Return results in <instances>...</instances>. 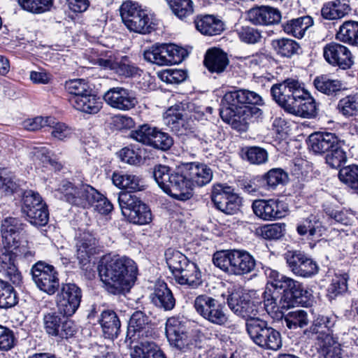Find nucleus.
Returning a JSON list of instances; mask_svg holds the SVG:
<instances>
[{
    "instance_id": "f8f14e48",
    "label": "nucleus",
    "mask_w": 358,
    "mask_h": 358,
    "mask_svg": "<svg viewBox=\"0 0 358 358\" xmlns=\"http://www.w3.org/2000/svg\"><path fill=\"white\" fill-rule=\"evenodd\" d=\"M196 313L210 323L225 327L229 323V316L224 304L207 294L196 296L194 301Z\"/></svg>"
},
{
    "instance_id": "7ed1b4c3",
    "label": "nucleus",
    "mask_w": 358,
    "mask_h": 358,
    "mask_svg": "<svg viewBox=\"0 0 358 358\" xmlns=\"http://www.w3.org/2000/svg\"><path fill=\"white\" fill-rule=\"evenodd\" d=\"M273 99L286 113L306 119L317 116L319 104L298 80L287 78L271 88Z\"/></svg>"
},
{
    "instance_id": "f704fd0d",
    "label": "nucleus",
    "mask_w": 358,
    "mask_h": 358,
    "mask_svg": "<svg viewBox=\"0 0 358 358\" xmlns=\"http://www.w3.org/2000/svg\"><path fill=\"white\" fill-rule=\"evenodd\" d=\"M313 23V19L310 16L304 15L286 21L282 24V28L287 34L302 38Z\"/></svg>"
},
{
    "instance_id": "49530a36",
    "label": "nucleus",
    "mask_w": 358,
    "mask_h": 358,
    "mask_svg": "<svg viewBox=\"0 0 358 358\" xmlns=\"http://www.w3.org/2000/svg\"><path fill=\"white\" fill-rule=\"evenodd\" d=\"M322 227L320 219L316 215L311 214L297 223L296 231L300 236H313L321 232Z\"/></svg>"
},
{
    "instance_id": "c756f323",
    "label": "nucleus",
    "mask_w": 358,
    "mask_h": 358,
    "mask_svg": "<svg viewBox=\"0 0 358 358\" xmlns=\"http://www.w3.org/2000/svg\"><path fill=\"white\" fill-rule=\"evenodd\" d=\"M151 334L152 328L150 317L141 310L135 311L129 321L127 338H131L136 334L138 337H148Z\"/></svg>"
},
{
    "instance_id": "8fccbe9b",
    "label": "nucleus",
    "mask_w": 358,
    "mask_h": 358,
    "mask_svg": "<svg viewBox=\"0 0 358 358\" xmlns=\"http://www.w3.org/2000/svg\"><path fill=\"white\" fill-rule=\"evenodd\" d=\"M157 127L148 124L138 126L129 133V137L143 145L150 146Z\"/></svg>"
},
{
    "instance_id": "bb28decb",
    "label": "nucleus",
    "mask_w": 358,
    "mask_h": 358,
    "mask_svg": "<svg viewBox=\"0 0 358 358\" xmlns=\"http://www.w3.org/2000/svg\"><path fill=\"white\" fill-rule=\"evenodd\" d=\"M340 142L338 136L331 132H315L308 136L309 149L316 155H324Z\"/></svg>"
},
{
    "instance_id": "412c9836",
    "label": "nucleus",
    "mask_w": 358,
    "mask_h": 358,
    "mask_svg": "<svg viewBox=\"0 0 358 358\" xmlns=\"http://www.w3.org/2000/svg\"><path fill=\"white\" fill-rule=\"evenodd\" d=\"M77 258L80 268L87 270L90 264V258L92 255L99 253V241L94 235L89 231L80 233L76 240Z\"/></svg>"
},
{
    "instance_id": "c03bdc74",
    "label": "nucleus",
    "mask_w": 358,
    "mask_h": 358,
    "mask_svg": "<svg viewBox=\"0 0 358 358\" xmlns=\"http://www.w3.org/2000/svg\"><path fill=\"white\" fill-rule=\"evenodd\" d=\"M260 177L264 189H275L279 185H284L289 179L287 173L280 168L271 169Z\"/></svg>"
},
{
    "instance_id": "20e7f679",
    "label": "nucleus",
    "mask_w": 358,
    "mask_h": 358,
    "mask_svg": "<svg viewBox=\"0 0 358 358\" xmlns=\"http://www.w3.org/2000/svg\"><path fill=\"white\" fill-rule=\"evenodd\" d=\"M260 264L268 279V285L280 291L283 303L287 309L298 306L304 307L310 306L313 294L302 282L281 274L262 263Z\"/></svg>"
},
{
    "instance_id": "f03ea898",
    "label": "nucleus",
    "mask_w": 358,
    "mask_h": 358,
    "mask_svg": "<svg viewBox=\"0 0 358 358\" xmlns=\"http://www.w3.org/2000/svg\"><path fill=\"white\" fill-rule=\"evenodd\" d=\"M98 271L105 290L110 294L125 296L137 280L138 268L131 258L120 255H104Z\"/></svg>"
},
{
    "instance_id": "0e129e2a",
    "label": "nucleus",
    "mask_w": 358,
    "mask_h": 358,
    "mask_svg": "<svg viewBox=\"0 0 358 358\" xmlns=\"http://www.w3.org/2000/svg\"><path fill=\"white\" fill-rule=\"evenodd\" d=\"M173 145V138L168 133L157 128L150 147L162 151H167Z\"/></svg>"
},
{
    "instance_id": "603ef678",
    "label": "nucleus",
    "mask_w": 358,
    "mask_h": 358,
    "mask_svg": "<svg viewBox=\"0 0 358 358\" xmlns=\"http://www.w3.org/2000/svg\"><path fill=\"white\" fill-rule=\"evenodd\" d=\"M242 157L252 164H262L268 160V153L260 147H246L243 148Z\"/></svg>"
},
{
    "instance_id": "bf43d9fd",
    "label": "nucleus",
    "mask_w": 358,
    "mask_h": 358,
    "mask_svg": "<svg viewBox=\"0 0 358 358\" xmlns=\"http://www.w3.org/2000/svg\"><path fill=\"white\" fill-rule=\"evenodd\" d=\"M19 185L14 180V176L6 169L0 170V191L6 195H12L17 192Z\"/></svg>"
},
{
    "instance_id": "393cba45",
    "label": "nucleus",
    "mask_w": 358,
    "mask_h": 358,
    "mask_svg": "<svg viewBox=\"0 0 358 358\" xmlns=\"http://www.w3.org/2000/svg\"><path fill=\"white\" fill-rule=\"evenodd\" d=\"M17 257L15 250L4 245L0 249V271L15 285H20L22 275L17 266Z\"/></svg>"
},
{
    "instance_id": "5701e85b",
    "label": "nucleus",
    "mask_w": 358,
    "mask_h": 358,
    "mask_svg": "<svg viewBox=\"0 0 358 358\" xmlns=\"http://www.w3.org/2000/svg\"><path fill=\"white\" fill-rule=\"evenodd\" d=\"M323 55L329 64L342 69H348L353 64L352 55L348 48L336 42L324 47Z\"/></svg>"
},
{
    "instance_id": "6e6552de",
    "label": "nucleus",
    "mask_w": 358,
    "mask_h": 358,
    "mask_svg": "<svg viewBox=\"0 0 358 358\" xmlns=\"http://www.w3.org/2000/svg\"><path fill=\"white\" fill-rule=\"evenodd\" d=\"M245 329L251 340L262 349L277 351L282 346L280 332L264 320L250 319L245 322Z\"/></svg>"
},
{
    "instance_id": "e433bc0d",
    "label": "nucleus",
    "mask_w": 358,
    "mask_h": 358,
    "mask_svg": "<svg viewBox=\"0 0 358 358\" xmlns=\"http://www.w3.org/2000/svg\"><path fill=\"white\" fill-rule=\"evenodd\" d=\"M271 45L276 55L283 58H291L302 52V48L299 43L287 38L273 39Z\"/></svg>"
},
{
    "instance_id": "473e14b6",
    "label": "nucleus",
    "mask_w": 358,
    "mask_h": 358,
    "mask_svg": "<svg viewBox=\"0 0 358 358\" xmlns=\"http://www.w3.org/2000/svg\"><path fill=\"white\" fill-rule=\"evenodd\" d=\"M150 298L152 303L156 307L164 311L171 310L176 306L173 294L166 283L164 282L155 285Z\"/></svg>"
},
{
    "instance_id": "f3484780",
    "label": "nucleus",
    "mask_w": 358,
    "mask_h": 358,
    "mask_svg": "<svg viewBox=\"0 0 358 358\" xmlns=\"http://www.w3.org/2000/svg\"><path fill=\"white\" fill-rule=\"evenodd\" d=\"M211 201L214 206L226 215H235L241 208L242 198L227 185L217 184L213 187Z\"/></svg>"
},
{
    "instance_id": "423d86ee",
    "label": "nucleus",
    "mask_w": 358,
    "mask_h": 358,
    "mask_svg": "<svg viewBox=\"0 0 358 358\" xmlns=\"http://www.w3.org/2000/svg\"><path fill=\"white\" fill-rule=\"evenodd\" d=\"M215 266L230 275H243L253 271L257 266L255 259L243 250L217 251L213 257Z\"/></svg>"
},
{
    "instance_id": "cd10ccee",
    "label": "nucleus",
    "mask_w": 358,
    "mask_h": 358,
    "mask_svg": "<svg viewBox=\"0 0 358 358\" xmlns=\"http://www.w3.org/2000/svg\"><path fill=\"white\" fill-rule=\"evenodd\" d=\"M194 24L196 29L206 36H218L224 30V23L214 15H197Z\"/></svg>"
},
{
    "instance_id": "4468645a",
    "label": "nucleus",
    "mask_w": 358,
    "mask_h": 358,
    "mask_svg": "<svg viewBox=\"0 0 358 358\" xmlns=\"http://www.w3.org/2000/svg\"><path fill=\"white\" fill-rule=\"evenodd\" d=\"M186 56V50L173 43H156L143 53L146 61L159 66L178 64Z\"/></svg>"
},
{
    "instance_id": "72a5a7b5",
    "label": "nucleus",
    "mask_w": 358,
    "mask_h": 358,
    "mask_svg": "<svg viewBox=\"0 0 358 358\" xmlns=\"http://www.w3.org/2000/svg\"><path fill=\"white\" fill-rule=\"evenodd\" d=\"M313 85L317 91L332 97L339 96L346 90L342 81L331 79L327 75L317 76L313 80Z\"/></svg>"
},
{
    "instance_id": "680f3d73",
    "label": "nucleus",
    "mask_w": 358,
    "mask_h": 358,
    "mask_svg": "<svg viewBox=\"0 0 358 358\" xmlns=\"http://www.w3.org/2000/svg\"><path fill=\"white\" fill-rule=\"evenodd\" d=\"M167 126L178 136L186 135L194 130V121L187 114Z\"/></svg>"
},
{
    "instance_id": "37998d69",
    "label": "nucleus",
    "mask_w": 358,
    "mask_h": 358,
    "mask_svg": "<svg viewBox=\"0 0 358 358\" xmlns=\"http://www.w3.org/2000/svg\"><path fill=\"white\" fill-rule=\"evenodd\" d=\"M101 103L99 98L92 90L90 93H88L87 95L86 94L84 97L80 99V100L77 99L76 103L72 106L78 110L90 114H95L100 110Z\"/></svg>"
},
{
    "instance_id": "aec40b11",
    "label": "nucleus",
    "mask_w": 358,
    "mask_h": 358,
    "mask_svg": "<svg viewBox=\"0 0 358 358\" xmlns=\"http://www.w3.org/2000/svg\"><path fill=\"white\" fill-rule=\"evenodd\" d=\"M103 99L110 107L122 111L135 108L138 103L136 93L123 87L109 89L103 94Z\"/></svg>"
},
{
    "instance_id": "ea45409f",
    "label": "nucleus",
    "mask_w": 358,
    "mask_h": 358,
    "mask_svg": "<svg viewBox=\"0 0 358 358\" xmlns=\"http://www.w3.org/2000/svg\"><path fill=\"white\" fill-rule=\"evenodd\" d=\"M65 89L70 95L69 101L71 105H73L77 99L80 100L93 90L88 82L84 79H74L66 81Z\"/></svg>"
},
{
    "instance_id": "a211bd4d",
    "label": "nucleus",
    "mask_w": 358,
    "mask_h": 358,
    "mask_svg": "<svg viewBox=\"0 0 358 358\" xmlns=\"http://www.w3.org/2000/svg\"><path fill=\"white\" fill-rule=\"evenodd\" d=\"M83 298L81 288L74 282H62L56 296L58 310L66 315L72 316L80 306Z\"/></svg>"
},
{
    "instance_id": "3c124183",
    "label": "nucleus",
    "mask_w": 358,
    "mask_h": 358,
    "mask_svg": "<svg viewBox=\"0 0 358 358\" xmlns=\"http://www.w3.org/2000/svg\"><path fill=\"white\" fill-rule=\"evenodd\" d=\"M340 180L358 193V165L352 164L340 169Z\"/></svg>"
},
{
    "instance_id": "c9c22d12",
    "label": "nucleus",
    "mask_w": 358,
    "mask_h": 358,
    "mask_svg": "<svg viewBox=\"0 0 358 358\" xmlns=\"http://www.w3.org/2000/svg\"><path fill=\"white\" fill-rule=\"evenodd\" d=\"M263 301L262 308L260 312L265 310L268 314L275 313L278 309H287L285 303H283L282 297L278 289L272 287L271 285L266 283V289L262 294Z\"/></svg>"
},
{
    "instance_id": "774afa93",
    "label": "nucleus",
    "mask_w": 358,
    "mask_h": 358,
    "mask_svg": "<svg viewBox=\"0 0 358 358\" xmlns=\"http://www.w3.org/2000/svg\"><path fill=\"white\" fill-rule=\"evenodd\" d=\"M10 248L15 250L17 259L24 263H29L35 259L36 251L27 245H22L19 242Z\"/></svg>"
},
{
    "instance_id": "2eb2a0df",
    "label": "nucleus",
    "mask_w": 358,
    "mask_h": 358,
    "mask_svg": "<svg viewBox=\"0 0 358 358\" xmlns=\"http://www.w3.org/2000/svg\"><path fill=\"white\" fill-rule=\"evenodd\" d=\"M31 275L36 287L43 292L53 295L59 290V273L52 265L38 261L32 266Z\"/></svg>"
},
{
    "instance_id": "09e8293b",
    "label": "nucleus",
    "mask_w": 358,
    "mask_h": 358,
    "mask_svg": "<svg viewBox=\"0 0 358 358\" xmlns=\"http://www.w3.org/2000/svg\"><path fill=\"white\" fill-rule=\"evenodd\" d=\"M20 8L33 14H41L50 11L53 0H16Z\"/></svg>"
},
{
    "instance_id": "13d9d810",
    "label": "nucleus",
    "mask_w": 358,
    "mask_h": 358,
    "mask_svg": "<svg viewBox=\"0 0 358 358\" xmlns=\"http://www.w3.org/2000/svg\"><path fill=\"white\" fill-rule=\"evenodd\" d=\"M338 112L346 117L358 114V101L355 96L349 95L340 99L337 105Z\"/></svg>"
},
{
    "instance_id": "6e6d98bb",
    "label": "nucleus",
    "mask_w": 358,
    "mask_h": 358,
    "mask_svg": "<svg viewBox=\"0 0 358 358\" xmlns=\"http://www.w3.org/2000/svg\"><path fill=\"white\" fill-rule=\"evenodd\" d=\"M43 202L41 195L32 190H25L22 194V211L25 215L27 214H33V209L35 206L42 207V203Z\"/></svg>"
},
{
    "instance_id": "a19ab883",
    "label": "nucleus",
    "mask_w": 358,
    "mask_h": 358,
    "mask_svg": "<svg viewBox=\"0 0 358 358\" xmlns=\"http://www.w3.org/2000/svg\"><path fill=\"white\" fill-rule=\"evenodd\" d=\"M180 273L181 275L176 279L180 285L196 288L202 284L201 272L198 266L192 262L186 264V269L180 271Z\"/></svg>"
},
{
    "instance_id": "ddd939ff",
    "label": "nucleus",
    "mask_w": 358,
    "mask_h": 358,
    "mask_svg": "<svg viewBox=\"0 0 358 358\" xmlns=\"http://www.w3.org/2000/svg\"><path fill=\"white\" fill-rule=\"evenodd\" d=\"M227 303L229 309L237 316L246 320L257 318L260 313L262 303L252 299L250 295L241 288H234L229 291Z\"/></svg>"
},
{
    "instance_id": "1a4fd4ad",
    "label": "nucleus",
    "mask_w": 358,
    "mask_h": 358,
    "mask_svg": "<svg viewBox=\"0 0 358 358\" xmlns=\"http://www.w3.org/2000/svg\"><path fill=\"white\" fill-rule=\"evenodd\" d=\"M56 196L69 204L83 208H89L99 196L98 191L87 184H75L63 180L56 189Z\"/></svg>"
},
{
    "instance_id": "e2e57ef3",
    "label": "nucleus",
    "mask_w": 358,
    "mask_h": 358,
    "mask_svg": "<svg viewBox=\"0 0 358 358\" xmlns=\"http://www.w3.org/2000/svg\"><path fill=\"white\" fill-rule=\"evenodd\" d=\"M285 227L286 224L285 223L264 225L260 229V234L267 240H278L285 235Z\"/></svg>"
},
{
    "instance_id": "9d476101",
    "label": "nucleus",
    "mask_w": 358,
    "mask_h": 358,
    "mask_svg": "<svg viewBox=\"0 0 358 358\" xmlns=\"http://www.w3.org/2000/svg\"><path fill=\"white\" fill-rule=\"evenodd\" d=\"M118 203L122 215L130 222L137 225L150 224L152 213L148 205L130 192H120Z\"/></svg>"
},
{
    "instance_id": "a18cd8bd",
    "label": "nucleus",
    "mask_w": 358,
    "mask_h": 358,
    "mask_svg": "<svg viewBox=\"0 0 358 358\" xmlns=\"http://www.w3.org/2000/svg\"><path fill=\"white\" fill-rule=\"evenodd\" d=\"M18 303L14 287L8 281L0 278V309H8Z\"/></svg>"
},
{
    "instance_id": "338daca9",
    "label": "nucleus",
    "mask_w": 358,
    "mask_h": 358,
    "mask_svg": "<svg viewBox=\"0 0 358 358\" xmlns=\"http://www.w3.org/2000/svg\"><path fill=\"white\" fill-rule=\"evenodd\" d=\"M186 115L185 104L182 103H178L169 107L164 115V122L166 125L173 123L179 118Z\"/></svg>"
},
{
    "instance_id": "39448f33",
    "label": "nucleus",
    "mask_w": 358,
    "mask_h": 358,
    "mask_svg": "<svg viewBox=\"0 0 358 358\" xmlns=\"http://www.w3.org/2000/svg\"><path fill=\"white\" fill-rule=\"evenodd\" d=\"M185 165L175 168L158 164L152 168V174L158 186L172 198L179 201L190 199L187 192L190 182L185 176Z\"/></svg>"
},
{
    "instance_id": "69168bd1",
    "label": "nucleus",
    "mask_w": 358,
    "mask_h": 358,
    "mask_svg": "<svg viewBox=\"0 0 358 358\" xmlns=\"http://www.w3.org/2000/svg\"><path fill=\"white\" fill-rule=\"evenodd\" d=\"M164 256L171 272L173 270H177L180 265H184L187 262V257L185 255L171 248L166 250Z\"/></svg>"
},
{
    "instance_id": "de8ad7c7",
    "label": "nucleus",
    "mask_w": 358,
    "mask_h": 358,
    "mask_svg": "<svg viewBox=\"0 0 358 358\" xmlns=\"http://www.w3.org/2000/svg\"><path fill=\"white\" fill-rule=\"evenodd\" d=\"M172 13L181 20L192 15L194 12L192 0H166Z\"/></svg>"
},
{
    "instance_id": "f257e3e1",
    "label": "nucleus",
    "mask_w": 358,
    "mask_h": 358,
    "mask_svg": "<svg viewBox=\"0 0 358 358\" xmlns=\"http://www.w3.org/2000/svg\"><path fill=\"white\" fill-rule=\"evenodd\" d=\"M264 105L262 96L248 90L227 92L221 99L220 115L222 120L238 131H246L252 119L262 117Z\"/></svg>"
},
{
    "instance_id": "c85d7f7f",
    "label": "nucleus",
    "mask_w": 358,
    "mask_h": 358,
    "mask_svg": "<svg viewBox=\"0 0 358 358\" xmlns=\"http://www.w3.org/2000/svg\"><path fill=\"white\" fill-rule=\"evenodd\" d=\"M229 64L227 54L218 48L207 50L203 59V65L211 73H222Z\"/></svg>"
},
{
    "instance_id": "5fc2aeb1",
    "label": "nucleus",
    "mask_w": 358,
    "mask_h": 358,
    "mask_svg": "<svg viewBox=\"0 0 358 358\" xmlns=\"http://www.w3.org/2000/svg\"><path fill=\"white\" fill-rule=\"evenodd\" d=\"M348 274L336 275L331 280L327 289V296L330 300L335 299L342 295L348 289Z\"/></svg>"
},
{
    "instance_id": "0eeeda50",
    "label": "nucleus",
    "mask_w": 358,
    "mask_h": 358,
    "mask_svg": "<svg viewBox=\"0 0 358 358\" xmlns=\"http://www.w3.org/2000/svg\"><path fill=\"white\" fill-rule=\"evenodd\" d=\"M336 322V317L333 315H318L310 327L303 331V334L308 338L317 341L320 354H329L336 350L342 351L337 338L333 334Z\"/></svg>"
},
{
    "instance_id": "b1692460",
    "label": "nucleus",
    "mask_w": 358,
    "mask_h": 358,
    "mask_svg": "<svg viewBox=\"0 0 358 358\" xmlns=\"http://www.w3.org/2000/svg\"><path fill=\"white\" fill-rule=\"evenodd\" d=\"M185 176L189 181L187 192H189L190 199L193 196V187L194 186L203 187L209 183L213 178L212 170L204 164L191 162L184 164Z\"/></svg>"
},
{
    "instance_id": "4d7b16f0",
    "label": "nucleus",
    "mask_w": 358,
    "mask_h": 358,
    "mask_svg": "<svg viewBox=\"0 0 358 358\" xmlns=\"http://www.w3.org/2000/svg\"><path fill=\"white\" fill-rule=\"evenodd\" d=\"M327 164L334 169H338L347 160L345 152L341 147V142L326 153Z\"/></svg>"
},
{
    "instance_id": "6ab92c4d",
    "label": "nucleus",
    "mask_w": 358,
    "mask_h": 358,
    "mask_svg": "<svg viewBox=\"0 0 358 358\" xmlns=\"http://www.w3.org/2000/svg\"><path fill=\"white\" fill-rule=\"evenodd\" d=\"M289 269L296 275L312 278L319 271L316 262L301 250H288L284 254Z\"/></svg>"
},
{
    "instance_id": "58836bf2",
    "label": "nucleus",
    "mask_w": 358,
    "mask_h": 358,
    "mask_svg": "<svg viewBox=\"0 0 358 358\" xmlns=\"http://www.w3.org/2000/svg\"><path fill=\"white\" fill-rule=\"evenodd\" d=\"M131 358H167L162 348L152 341H141L131 352Z\"/></svg>"
},
{
    "instance_id": "7c9ffc66",
    "label": "nucleus",
    "mask_w": 358,
    "mask_h": 358,
    "mask_svg": "<svg viewBox=\"0 0 358 358\" xmlns=\"http://www.w3.org/2000/svg\"><path fill=\"white\" fill-rule=\"evenodd\" d=\"M24 229V224L16 217H6L1 226L3 245L13 247L20 242V233Z\"/></svg>"
},
{
    "instance_id": "79ce46f5",
    "label": "nucleus",
    "mask_w": 358,
    "mask_h": 358,
    "mask_svg": "<svg viewBox=\"0 0 358 358\" xmlns=\"http://www.w3.org/2000/svg\"><path fill=\"white\" fill-rule=\"evenodd\" d=\"M339 41L352 45H358V22L348 20L344 22L336 34Z\"/></svg>"
},
{
    "instance_id": "4be33fe9",
    "label": "nucleus",
    "mask_w": 358,
    "mask_h": 358,
    "mask_svg": "<svg viewBox=\"0 0 358 358\" xmlns=\"http://www.w3.org/2000/svg\"><path fill=\"white\" fill-rule=\"evenodd\" d=\"M166 335L170 345L185 352L190 344L187 329L184 322L176 317H170L166 323Z\"/></svg>"
},
{
    "instance_id": "9b49d317",
    "label": "nucleus",
    "mask_w": 358,
    "mask_h": 358,
    "mask_svg": "<svg viewBox=\"0 0 358 358\" xmlns=\"http://www.w3.org/2000/svg\"><path fill=\"white\" fill-rule=\"evenodd\" d=\"M120 12L122 22L130 31L146 34L155 29V24L146 10L142 9L136 2H124L120 6Z\"/></svg>"
},
{
    "instance_id": "4c0bfd02",
    "label": "nucleus",
    "mask_w": 358,
    "mask_h": 358,
    "mask_svg": "<svg viewBox=\"0 0 358 358\" xmlns=\"http://www.w3.org/2000/svg\"><path fill=\"white\" fill-rule=\"evenodd\" d=\"M113 183L120 189H127V192L141 191L144 185L141 179L134 174L123 171L114 172L112 176Z\"/></svg>"
},
{
    "instance_id": "a878e982",
    "label": "nucleus",
    "mask_w": 358,
    "mask_h": 358,
    "mask_svg": "<svg viewBox=\"0 0 358 358\" xmlns=\"http://www.w3.org/2000/svg\"><path fill=\"white\" fill-rule=\"evenodd\" d=\"M252 208L255 215L264 220L280 219L286 215L283 203L278 200L257 199L252 202Z\"/></svg>"
},
{
    "instance_id": "864d4df0",
    "label": "nucleus",
    "mask_w": 358,
    "mask_h": 358,
    "mask_svg": "<svg viewBox=\"0 0 358 358\" xmlns=\"http://www.w3.org/2000/svg\"><path fill=\"white\" fill-rule=\"evenodd\" d=\"M283 320L289 329L303 328L308 324L307 313L303 310L289 312Z\"/></svg>"
},
{
    "instance_id": "052dcab7",
    "label": "nucleus",
    "mask_w": 358,
    "mask_h": 358,
    "mask_svg": "<svg viewBox=\"0 0 358 358\" xmlns=\"http://www.w3.org/2000/svg\"><path fill=\"white\" fill-rule=\"evenodd\" d=\"M236 31L239 39L248 44H256L262 38L259 29L250 26H241L236 28Z\"/></svg>"
},
{
    "instance_id": "dca6fc26",
    "label": "nucleus",
    "mask_w": 358,
    "mask_h": 358,
    "mask_svg": "<svg viewBox=\"0 0 358 358\" xmlns=\"http://www.w3.org/2000/svg\"><path fill=\"white\" fill-rule=\"evenodd\" d=\"M66 315L58 310L45 314L43 317L44 329L52 336L62 339L73 338L78 331L77 325Z\"/></svg>"
},
{
    "instance_id": "2f4dec72",
    "label": "nucleus",
    "mask_w": 358,
    "mask_h": 358,
    "mask_svg": "<svg viewBox=\"0 0 358 358\" xmlns=\"http://www.w3.org/2000/svg\"><path fill=\"white\" fill-rule=\"evenodd\" d=\"M99 322L105 338L114 340L121 331V322L117 313L113 310H104L101 312Z\"/></svg>"
}]
</instances>
